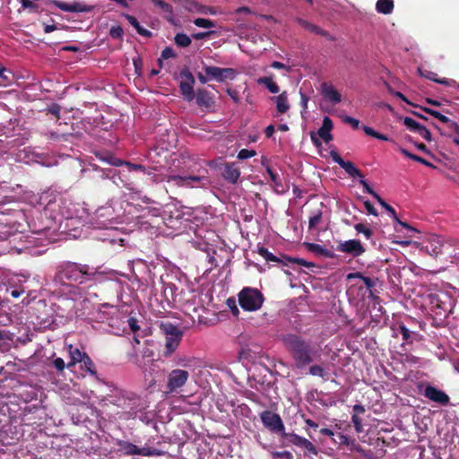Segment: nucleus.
Here are the masks:
<instances>
[{
	"label": "nucleus",
	"instance_id": "obj_1",
	"mask_svg": "<svg viewBox=\"0 0 459 459\" xmlns=\"http://www.w3.org/2000/svg\"><path fill=\"white\" fill-rule=\"evenodd\" d=\"M98 276L96 268L89 264L67 261L56 267L54 281L63 285L75 286L95 282Z\"/></svg>",
	"mask_w": 459,
	"mask_h": 459
},
{
	"label": "nucleus",
	"instance_id": "obj_2",
	"mask_svg": "<svg viewBox=\"0 0 459 459\" xmlns=\"http://www.w3.org/2000/svg\"><path fill=\"white\" fill-rule=\"evenodd\" d=\"M281 341L285 349L294 359L297 368H302L313 361L314 350L300 336L287 333L282 335Z\"/></svg>",
	"mask_w": 459,
	"mask_h": 459
},
{
	"label": "nucleus",
	"instance_id": "obj_3",
	"mask_svg": "<svg viewBox=\"0 0 459 459\" xmlns=\"http://www.w3.org/2000/svg\"><path fill=\"white\" fill-rule=\"evenodd\" d=\"M346 295L349 296V299L354 298L355 295H365L366 290H370L375 286V281L369 278L364 276L361 273H351L346 275Z\"/></svg>",
	"mask_w": 459,
	"mask_h": 459
},
{
	"label": "nucleus",
	"instance_id": "obj_4",
	"mask_svg": "<svg viewBox=\"0 0 459 459\" xmlns=\"http://www.w3.org/2000/svg\"><path fill=\"white\" fill-rule=\"evenodd\" d=\"M264 300L263 293L255 288L245 287L238 293V303L246 311L258 310L262 307Z\"/></svg>",
	"mask_w": 459,
	"mask_h": 459
},
{
	"label": "nucleus",
	"instance_id": "obj_5",
	"mask_svg": "<svg viewBox=\"0 0 459 459\" xmlns=\"http://www.w3.org/2000/svg\"><path fill=\"white\" fill-rule=\"evenodd\" d=\"M260 419L268 430L282 436L285 432V427L281 416L270 410H265L260 413Z\"/></svg>",
	"mask_w": 459,
	"mask_h": 459
},
{
	"label": "nucleus",
	"instance_id": "obj_6",
	"mask_svg": "<svg viewBox=\"0 0 459 459\" xmlns=\"http://www.w3.org/2000/svg\"><path fill=\"white\" fill-rule=\"evenodd\" d=\"M323 209V204L320 203L317 207L309 212L308 231L311 234H318L320 230L326 229L327 219L324 217Z\"/></svg>",
	"mask_w": 459,
	"mask_h": 459
},
{
	"label": "nucleus",
	"instance_id": "obj_7",
	"mask_svg": "<svg viewBox=\"0 0 459 459\" xmlns=\"http://www.w3.org/2000/svg\"><path fill=\"white\" fill-rule=\"evenodd\" d=\"M189 378V373L184 369H173L168 376L167 392L174 393L181 389Z\"/></svg>",
	"mask_w": 459,
	"mask_h": 459
},
{
	"label": "nucleus",
	"instance_id": "obj_8",
	"mask_svg": "<svg viewBox=\"0 0 459 459\" xmlns=\"http://www.w3.org/2000/svg\"><path fill=\"white\" fill-rule=\"evenodd\" d=\"M204 70L210 79H214L219 82L234 80L238 74L237 71L233 68H221L206 65H204Z\"/></svg>",
	"mask_w": 459,
	"mask_h": 459
},
{
	"label": "nucleus",
	"instance_id": "obj_9",
	"mask_svg": "<svg viewBox=\"0 0 459 459\" xmlns=\"http://www.w3.org/2000/svg\"><path fill=\"white\" fill-rule=\"evenodd\" d=\"M257 253L264 257L267 262H273L278 264H282L284 265H287L288 264L286 261L293 264H301L307 267H310L312 264L306 262L303 259L300 258H291L290 256H287L285 255H281V257H278L274 255L273 253H271L266 247H259L257 249Z\"/></svg>",
	"mask_w": 459,
	"mask_h": 459
},
{
	"label": "nucleus",
	"instance_id": "obj_10",
	"mask_svg": "<svg viewBox=\"0 0 459 459\" xmlns=\"http://www.w3.org/2000/svg\"><path fill=\"white\" fill-rule=\"evenodd\" d=\"M346 175L354 182H359L363 186L364 193H368L372 189L365 179L363 172L350 160H346Z\"/></svg>",
	"mask_w": 459,
	"mask_h": 459
},
{
	"label": "nucleus",
	"instance_id": "obj_11",
	"mask_svg": "<svg viewBox=\"0 0 459 459\" xmlns=\"http://www.w3.org/2000/svg\"><path fill=\"white\" fill-rule=\"evenodd\" d=\"M51 4L59 8L61 11L69 13H90L94 9L93 5H88L80 2L68 4L59 0H52Z\"/></svg>",
	"mask_w": 459,
	"mask_h": 459
},
{
	"label": "nucleus",
	"instance_id": "obj_12",
	"mask_svg": "<svg viewBox=\"0 0 459 459\" xmlns=\"http://www.w3.org/2000/svg\"><path fill=\"white\" fill-rule=\"evenodd\" d=\"M423 395L432 402H435L442 406H447L450 403L449 396L442 390L437 387L428 385L424 391Z\"/></svg>",
	"mask_w": 459,
	"mask_h": 459
},
{
	"label": "nucleus",
	"instance_id": "obj_13",
	"mask_svg": "<svg viewBox=\"0 0 459 459\" xmlns=\"http://www.w3.org/2000/svg\"><path fill=\"white\" fill-rule=\"evenodd\" d=\"M222 178L230 184H236L240 177V170L235 163H222Z\"/></svg>",
	"mask_w": 459,
	"mask_h": 459
},
{
	"label": "nucleus",
	"instance_id": "obj_14",
	"mask_svg": "<svg viewBox=\"0 0 459 459\" xmlns=\"http://www.w3.org/2000/svg\"><path fill=\"white\" fill-rule=\"evenodd\" d=\"M183 334H178L175 336H167L165 339V345L162 351V356L164 358H170L173 353L177 351L179 343L182 340Z\"/></svg>",
	"mask_w": 459,
	"mask_h": 459
},
{
	"label": "nucleus",
	"instance_id": "obj_15",
	"mask_svg": "<svg viewBox=\"0 0 459 459\" xmlns=\"http://www.w3.org/2000/svg\"><path fill=\"white\" fill-rule=\"evenodd\" d=\"M366 252V247L359 239L346 240V255L358 257Z\"/></svg>",
	"mask_w": 459,
	"mask_h": 459
},
{
	"label": "nucleus",
	"instance_id": "obj_16",
	"mask_svg": "<svg viewBox=\"0 0 459 459\" xmlns=\"http://www.w3.org/2000/svg\"><path fill=\"white\" fill-rule=\"evenodd\" d=\"M196 104L201 108H209L214 104L213 98L207 90L198 89L195 95Z\"/></svg>",
	"mask_w": 459,
	"mask_h": 459
},
{
	"label": "nucleus",
	"instance_id": "obj_17",
	"mask_svg": "<svg viewBox=\"0 0 459 459\" xmlns=\"http://www.w3.org/2000/svg\"><path fill=\"white\" fill-rule=\"evenodd\" d=\"M322 94L324 98L330 102L336 104L341 102L342 96L341 94L334 89V87L326 82L322 83L321 85Z\"/></svg>",
	"mask_w": 459,
	"mask_h": 459
},
{
	"label": "nucleus",
	"instance_id": "obj_18",
	"mask_svg": "<svg viewBox=\"0 0 459 459\" xmlns=\"http://www.w3.org/2000/svg\"><path fill=\"white\" fill-rule=\"evenodd\" d=\"M333 129V121L329 117H325L321 127L317 131V134L325 143H329L333 137L331 131Z\"/></svg>",
	"mask_w": 459,
	"mask_h": 459
},
{
	"label": "nucleus",
	"instance_id": "obj_19",
	"mask_svg": "<svg viewBox=\"0 0 459 459\" xmlns=\"http://www.w3.org/2000/svg\"><path fill=\"white\" fill-rule=\"evenodd\" d=\"M365 413V409L361 405H355L353 407V415L351 417V420L354 426V429L357 433H361L364 431L363 426H362V420L360 418V415H363Z\"/></svg>",
	"mask_w": 459,
	"mask_h": 459
},
{
	"label": "nucleus",
	"instance_id": "obj_20",
	"mask_svg": "<svg viewBox=\"0 0 459 459\" xmlns=\"http://www.w3.org/2000/svg\"><path fill=\"white\" fill-rule=\"evenodd\" d=\"M160 332L167 336H175L178 334H183V331L179 327L170 322H160L159 324Z\"/></svg>",
	"mask_w": 459,
	"mask_h": 459
},
{
	"label": "nucleus",
	"instance_id": "obj_21",
	"mask_svg": "<svg viewBox=\"0 0 459 459\" xmlns=\"http://www.w3.org/2000/svg\"><path fill=\"white\" fill-rule=\"evenodd\" d=\"M123 16L136 30L138 34H140L145 38H151L152 36V31H150L147 29H144L134 16H133L131 14H127V13H124Z\"/></svg>",
	"mask_w": 459,
	"mask_h": 459
},
{
	"label": "nucleus",
	"instance_id": "obj_22",
	"mask_svg": "<svg viewBox=\"0 0 459 459\" xmlns=\"http://www.w3.org/2000/svg\"><path fill=\"white\" fill-rule=\"evenodd\" d=\"M118 450L125 455H137L139 447L128 441L118 440L117 442Z\"/></svg>",
	"mask_w": 459,
	"mask_h": 459
},
{
	"label": "nucleus",
	"instance_id": "obj_23",
	"mask_svg": "<svg viewBox=\"0 0 459 459\" xmlns=\"http://www.w3.org/2000/svg\"><path fill=\"white\" fill-rule=\"evenodd\" d=\"M177 287L174 283H163V290L162 294L164 299L168 303V305L173 304L176 302V294Z\"/></svg>",
	"mask_w": 459,
	"mask_h": 459
},
{
	"label": "nucleus",
	"instance_id": "obj_24",
	"mask_svg": "<svg viewBox=\"0 0 459 459\" xmlns=\"http://www.w3.org/2000/svg\"><path fill=\"white\" fill-rule=\"evenodd\" d=\"M194 84L195 82L181 81L179 82L180 92L187 101H192L195 99Z\"/></svg>",
	"mask_w": 459,
	"mask_h": 459
},
{
	"label": "nucleus",
	"instance_id": "obj_25",
	"mask_svg": "<svg viewBox=\"0 0 459 459\" xmlns=\"http://www.w3.org/2000/svg\"><path fill=\"white\" fill-rule=\"evenodd\" d=\"M394 4L393 0H377L376 10L378 13L390 14L393 13Z\"/></svg>",
	"mask_w": 459,
	"mask_h": 459
},
{
	"label": "nucleus",
	"instance_id": "obj_26",
	"mask_svg": "<svg viewBox=\"0 0 459 459\" xmlns=\"http://www.w3.org/2000/svg\"><path fill=\"white\" fill-rule=\"evenodd\" d=\"M69 354L71 360L67 363V368H71L76 363L81 362L83 359L86 352H82L78 348H74L72 345H70Z\"/></svg>",
	"mask_w": 459,
	"mask_h": 459
},
{
	"label": "nucleus",
	"instance_id": "obj_27",
	"mask_svg": "<svg viewBox=\"0 0 459 459\" xmlns=\"http://www.w3.org/2000/svg\"><path fill=\"white\" fill-rule=\"evenodd\" d=\"M430 303L436 307L435 313L437 316H445L448 312V308L445 302L441 301L437 295L430 296Z\"/></svg>",
	"mask_w": 459,
	"mask_h": 459
},
{
	"label": "nucleus",
	"instance_id": "obj_28",
	"mask_svg": "<svg viewBox=\"0 0 459 459\" xmlns=\"http://www.w3.org/2000/svg\"><path fill=\"white\" fill-rule=\"evenodd\" d=\"M368 194L371 195L379 203V204L391 214L394 221H398V215L395 210L390 204H388L377 193L371 189Z\"/></svg>",
	"mask_w": 459,
	"mask_h": 459
},
{
	"label": "nucleus",
	"instance_id": "obj_29",
	"mask_svg": "<svg viewBox=\"0 0 459 459\" xmlns=\"http://www.w3.org/2000/svg\"><path fill=\"white\" fill-rule=\"evenodd\" d=\"M275 100H276L277 110L279 113L284 114L289 110L290 105L288 102V96H287L286 91H283L280 95H278L275 98Z\"/></svg>",
	"mask_w": 459,
	"mask_h": 459
},
{
	"label": "nucleus",
	"instance_id": "obj_30",
	"mask_svg": "<svg viewBox=\"0 0 459 459\" xmlns=\"http://www.w3.org/2000/svg\"><path fill=\"white\" fill-rule=\"evenodd\" d=\"M166 181L170 187H186V176L169 175L166 178Z\"/></svg>",
	"mask_w": 459,
	"mask_h": 459
},
{
	"label": "nucleus",
	"instance_id": "obj_31",
	"mask_svg": "<svg viewBox=\"0 0 459 459\" xmlns=\"http://www.w3.org/2000/svg\"><path fill=\"white\" fill-rule=\"evenodd\" d=\"M299 24L307 30H309L315 34L321 35L324 37H329V33L324 30H322L320 27L312 24L311 22L305 21V20H299Z\"/></svg>",
	"mask_w": 459,
	"mask_h": 459
},
{
	"label": "nucleus",
	"instance_id": "obj_32",
	"mask_svg": "<svg viewBox=\"0 0 459 459\" xmlns=\"http://www.w3.org/2000/svg\"><path fill=\"white\" fill-rule=\"evenodd\" d=\"M258 84L264 85L271 93H278L279 86L273 82L272 77H260L257 80Z\"/></svg>",
	"mask_w": 459,
	"mask_h": 459
},
{
	"label": "nucleus",
	"instance_id": "obj_33",
	"mask_svg": "<svg viewBox=\"0 0 459 459\" xmlns=\"http://www.w3.org/2000/svg\"><path fill=\"white\" fill-rule=\"evenodd\" d=\"M306 246L310 252H313L316 255H323L325 257H332L333 256L332 251H330L328 249H325L318 244L306 243Z\"/></svg>",
	"mask_w": 459,
	"mask_h": 459
},
{
	"label": "nucleus",
	"instance_id": "obj_34",
	"mask_svg": "<svg viewBox=\"0 0 459 459\" xmlns=\"http://www.w3.org/2000/svg\"><path fill=\"white\" fill-rule=\"evenodd\" d=\"M446 126L447 131L441 132L442 135H445L446 137H449V138L453 139V137H454L453 134H455V135L459 134V125H458V123H456L455 121H453V120H451L449 118V122H446Z\"/></svg>",
	"mask_w": 459,
	"mask_h": 459
},
{
	"label": "nucleus",
	"instance_id": "obj_35",
	"mask_svg": "<svg viewBox=\"0 0 459 459\" xmlns=\"http://www.w3.org/2000/svg\"><path fill=\"white\" fill-rule=\"evenodd\" d=\"M354 229L358 234H362L366 239H371L374 235L373 230L363 223L355 224Z\"/></svg>",
	"mask_w": 459,
	"mask_h": 459
},
{
	"label": "nucleus",
	"instance_id": "obj_36",
	"mask_svg": "<svg viewBox=\"0 0 459 459\" xmlns=\"http://www.w3.org/2000/svg\"><path fill=\"white\" fill-rule=\"evenodd\" d=\"M175 43L180 48H186L190 46L192 40L191 38L186 33L180 32L176 34L174 38Z\"/></svg>",
	"mask_w": 459,
	"mask_h": 459
},
{
	"label": "nucleus",
	"instance_id": "obj_37",
	"mask_svg": "<svg viewBox=\"0 0 459 459\" xmlns=\"http://www.w3.org/2000/svg\"><path fill=\"white\" fill-rule=\"evenodd\" d=\"M186 187H194L196 185L204 186V181L207 182L204 176H186Z\"/></svg>",
	"mask_w": 459,
	"mask_h": 459
},
{
	"label": "nucleus",
	"instance_id": "obj_38",
	"mask_svg": "<svg viewBox=\"0 0 459 459\" xmlns=\"http://www.w3.org/2000/svg\"><path fill=\"white\" fill-rule=\"evenodd\" d=\"M100 160L107 161L108 164L113 165L115 167L126 166L127 161L122 160L111 155L110 153H107L103 156L100 157Z\"/></svg>",
	"mask_w": 459,
	"mask_h": 459
},
{
	"label": "nucleus",
	"instance_id": "obj_39",
	"mask_svg": "<svg viewBox=\"0 0 459 459\" xmlns=\"http://www.w3.org/2000/svg\"><path fill=\"white\" fill-rule=\"evenodd\" d=\"M363 131L368 136H371V137H374V138H377V139H379L382 141H385V142L390 140L387 135L380 134V133L377 132L376 130H374L372 127H369L368 126H363Z\"/></svg>",
	"mask_w": 459,
	"mask_h": 459
},
{
	"label": "nucleus",
	"instance_id": "obj_40",
	"mask_svg": "<svg viewBox=\"0 0 459 459\" xmlns=\"http://www.w3.org/2000/svg\"><path fill=\"white\" fill-rule=\"evenodd\" d=\"M301 449H303L305 452L316 455H317V449L315 445H313L312 442H310L308 439L304 438L300 445L298 446Z\"/></svg>",
	"mask_w": 459,
	"mask_h": 459
},
{
	"label": "nucleus",
	"instance_id": "obj_41",
	"mask_svg": "<svg viewBox=\"0 0 459 459\" xmlns=\"http://www.w3.org/2000/svg\"><path fill=\"white\" fill-rule=\"evenodd\" d=\"M301 449H303L305 452L316 455H317V449L315 445H313L312 442H310L308 439L304 438L300 445L298 446Z\"/></svg>",
	"mask_w": 459,
	"mask_h": 459
},
{
	"label": "nucleus",
	"instance_id": "obj_42",
	"mask_svg": "<svg viewBox=\"0 0 459 459\" xmlns=\"http://www.w3.org/2000/svg\"><path fill=\"white\" fill-rule=\"evenodd\" d=\"M81 362H82L83 368L86 369V371H88L91 376H96L97 371L95 369V365L87 353Z\"/></svg>",
	"mask_w": 459,
	"mask_h": 459
},
{
	"label": "nucleus",
	"instance_id": "obj_43",
	"mask_svg": "<svg viewBox=\"0 0 459 459\" xmlns=\"http://www.w3.org/2000/svg\"><path fill=\"white\" fill-rule=\"evenodd\" d=\"M126 167L129 169V170H136V171H142L143 173L144 174H147V175H152V169H147L146 167L141 165V164H134V163H132V162H126Z\"/></svg>",
	"mask_w": 459,
	"mask_h": 459
},
{
	"label": "nucleus",
	"instance_id": "obj_44",
	"mask_svg": "<svg viewBox=\"0 0 459 459\" xmlns=\"http://www.w3.org/2000/svg\"><path fill=\"white\" fill-rule=\"evenodd\" d=\"M403 125L411 131L417 133L422 125L419 124L413 118L406 117L403 118Z\"/></svg>",
	"mask_w": 459,
	"mask_h": 459
},
{
	"label": "nucleus",
	"instance_id": "obj_45",
	"mask_svg": "<svg viewBox=\"0 0 459 459\" xmlns=\"http://www.w3.org/2000/svg\"><path fill=\"white\" fill-rule=\"evenodd\" d=\"M282 437L286 438L290 444L299 446L302 440L305 438L303 437H300L295 433H286L282 434Z\"/></svg>",
	"mask_w": 459,
	"mask_h": 459
},
{
	"label": "nucleus",
	"instance_id": "obj_46",
	"mask_svg": "<svg viewBox=\"0 0 459 459\" xmlns=\"http://www.w3.org/2000/svg\"><path fill=\"white\" fill-rule=\"evenodd\" d=\"M154 5L160 7L164 13L173 15V7L163 0H151Z\"/></svg>",
	"mask_w": 459,
	"mask_h": 459
},
{
	"label": "nucleus",
	"instance_id": "obj_47",
	"mask_svg": "<svg viewBox=\"0 0 459 459\" xmlns=\"http://www.w3.org/2000/svg\"><path fill=\"white\" fill-rule=\"evenodd\" d=\"M194 24L199 28L210 29L215 27L214 22L204 18H196L194 20Z\"/></svg>",
	"mask_w": 459,
	"mask_h": 459
},
{
	"label": "nucleus",
	"instance_id": "obj_48",
	"mask_svg": "<svg viewBox=\"0 0 459 459\" xmlns=\"http://www.w3.org/2000/svg\"><path fill=\"white\" fill-rule=\"evenodd\" d=\"M177 54L175 53L174 49L170 47H166L162 51L160 55V58L159 59V65L161 67L162 66V59H169L176 57Z\"/></svg>",
	"mask_w": 459,
	"mask_h": 459
},
{
	"label": "nucleus",
	"instance_id": "obj_49",
	"mask_svg": "<svg viewBox=\"0 0 459 459\" xmlns=\"http://www.w3.org/2000/svg\"><path fill=\"white\" fill-rule=\"evenodd\" d=\"M180 78L181 82H195V77L190 72L189 68L187 66H184L180 71Z\"/></svg>",
	"mask_w": 459,
	"mask_h": 459
},
{
	"label": "nucleus",
	"instance_id": "obj_50",
	"mask_svg": "<svg viewBox=\"0 0 459 459\" xmlns=\"http://www.w3.org/2000/svg\"><path fill=\"white\" fill-rule=\"evenodd\" d=\"M12 73L8 71L1 63H0V78L4 81V85L10 84L12 82Z\"/></svg>",
	"mask_w": 459,
	"mask_h": 459
},
{
	"label": "nucleus",
	"instance_id": "obj_51",
	"mask_svg": "<svg viewBox=\"0 0 459 459\" xmlns=\"http://www.w3.org/2000/svg\"><path fill=\"white\" fill-rule=\"evenodd\" d=\"M160 452L155 448L151 447H139V452L137 455H143V456H154V455H160Z\"/></svg>",
	"mask_w": 459,
	"mask_h": 459
},
{
	"label": "nucleus",
	"instance_id": "obj_52",
	"mask_svg": "<svg viewBox=\"0 0 459 459\" xmlns=\"http://www.w3.org/2000/svg\"><path fill=\"white\" fill-rule=\"evenodd\" d=\"M22 9H28L30 13L39 11V5L30 0H20Z\"/></svg>",
	"mask_w": 459,
	"mask_h": 459
},
{
	"label": "nucleus",
	"instance_id": "obj_53",
	"mask_svg": "<svg viewBox=\"0 0 459 459\" xmlns=\"http://www.w3.org/2000/svg\"><path fill=\"white\" fill-rule=\"evenodd\" d=\"M256 155V152L255 150H247V149H242L238 153V160H247L249 158H252Z\"/></svg>",
	"mask_w": 459,
	"mask_h": 459
},
{
	"label": "nucleus",
	"instance_id": "obj_54",
	"mask_svg": "<svg viewBox=\"0 0 459 459\" xmlns=\"http://www.w3.org/2000/svg\"><path fill=\"white\" fill-rule=\"evenodd\" d=\"M109 35L113 39H121L124 35V30L121 26H113L109 30Z\"/></svg>",
	"mask_w": 459,
	"mask_h": 459
},
{
	"label": "nucleus",
	"instance_id": "obj_55",
	"mask_svg": "<svg viewBox=\"0 0 459 459\" xmlns=\"http://www.w3.org/2000/svg\"><path fill=\"white\" fill-rule=\"evenodd\" d=\"M346 124H349L351 126V128L355 131L359 129L363 130L364 126H361L360 121L354 117L346 116Z\"/></svg>",
	"mask_w": 459,
	"mask_h": 459
},
{
	"label": "nucleus",
	"instance_id": "obj_56",
	"mask_svg": "<svg viewBox=\"0 0 459 459\" xmlns=\"http://www.w3.org/2000/svg\"><path fill=\"white\" fill-rule=\"evenodd\" d=\"M428 79L434 81L439 84L448 85V81L446 78L438 79L437 74L432 72H429L427 75H425Z\"/></svg>",
	"mask_w": 459,
	"mask_h": 459
},
{
	"label": "nucleus",
	"instance_id": "obj_57",
	"mask_svg": "<svg viewBox=\"0 0 459 459\" xmlns=\"http://www.w3.org/2000/svg\"><path fill=\"white\" fill-rule=\"evenodd\" d=\"M423 139L427 142L432 141V135L429 129H427L424 126H422L419 131L417 132Z\"/></svg>",
	"mask_w": 459,
	"mask_h": 459
},
{
	"label": "nucleus",
	"instance_id": "obj_58",
	"mask_svg": "<svg viewBox=\"0 0 459 459\" xmlns=\"http://www.w3.org/2000/svg\"><path fill=\"white\" fill-rule=\"evenodd\" d=\"M53 366L56 368V369L58 372H63L65 368L67 367V364L65 365V363L62 358H56L53 360Z\"/></svg>",
	"mask_w": 459,
	"mask_h": 459
},
{
	"label": "nucleus",
	"instance_id": "obj_59",
	"mask_svg": "<svg viewBox=\"0 0 459 459\" xmlns=\"http://www.w3.org/2000/svg\"><path fill=\"white\" fill-rule=\"evenodd\" d=\"M272 455L274 459H277V458L293 459V455L289 451L273 452Z\"/></svg>",
	"mask_w": 459,
	"mask_h": 459
},
{
	"label": "nucleus",
	"instance_id": "obj_60",
	"mask_svg": "<svg viewBox=\"0 0 459 459\" xmlns=\"http://www.w3.org/2000/svg\"><path fill=\"white\" fill-rule=\"evenodd\" d=\"M330 156L331 158L336 162L338 163L342 168H344V159H342L340 154L334 151V150H332L330 152Z\"/></svg>",
	"mask_w": 459,
	"mask_h": 459
},
{
	"label": "nucleus",
	"instance_id": "obj_61",
	"mask_svg": "<svg viewBox=\"0 0 459 459\" xmlns=\"http://www.w3.org/2000/svg\"><path fill=\"white\" fill-rule=\"evenodd\" d=\"M271 180L276 185V186H281V179H280V177L279 175L274 172L272 169L270 168H267L266 169Z\"/></svg>",
	"mask_w": 459,
	"mask_h": 459
},
{
	"label": "nucleus",
	"instance_id": "obj_62",
	"mask_svg": "<svg viewBox=\"0 0 459 459\" xmlns=\"http://www.w3.org/2000/svg\"><path fill=\"white\" fill-rule=\"evenodd\" d=\"M399 332L403 336V340L409 342L411 339V332L404 325L399 326Z\"/></svg>",
	"mask_w": 459,
	"mask_h": 459
},
{
	"label": "nucleus",
	"instance_id": "obj_63",
	"mask_svg": "<svg viewBox=\"0 0 459 459\" xmlns=\"http://www.w3.org/2000/svg\"><path fill=\"white\" fill-rule=\"evenodd\" d=\"M309 373L313 376L323 377L324 369L321 366L314 365L309 368Z\"/></svg>",
	"mask_w": 459,
	"mask_h": 459
},
{
	"label": "nucleus",
	"instance_id": "obj_64",
	"mask_svg": "<svg viewBox=\"0 0 459 459\" xmlns=\"http://www.w3.org/2000/svg\"><path fill=\"white\" fill-rule=\"evenodd\" d=\"M127 322L133 333H136L140 329L138 322L134 317H129Z\"/></svg>",
	"mask_w": 459,
	"mask_h": 459
}]
</instances>
